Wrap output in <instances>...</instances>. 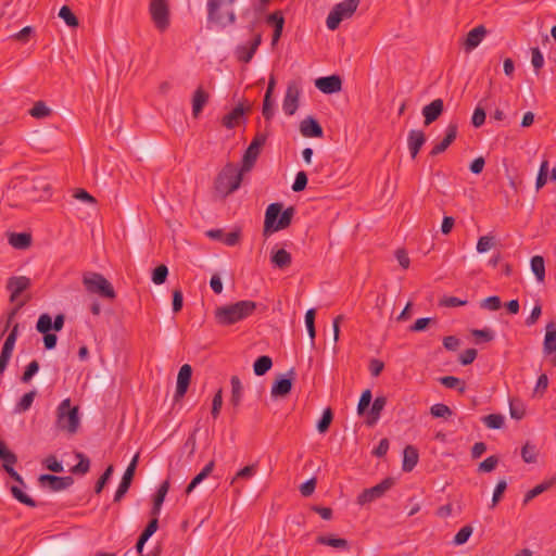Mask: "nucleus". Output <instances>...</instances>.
Here are the masks:
<instances>
[{
  "label": "nucleus",
  "mask_w": 556,
  "mask_h": 556,
  "mask_svg": "<svg viewBox=\"0 0 556 556\" xmlns=\"http://www.w3.org/2000/svg\"><path fill=\"white\" fill-rule=\"evenodd\" d=\"M55 427L70 435L77 433L80 427L79 407L73 406L71 399L63 400L56 407Z\"/></svg>",
  "instance_id": "2"
},
{
  "label": "nucleus",
  "mask_w": 556,
  "mask_h": 556,
  "mask_svg": "<svg viewBox=\"0 0 556 556\" xmlns=\"http://www.w3.org/2000/svg\"><path fill=\"white\" fill-rule=\"evenodd\" d=\"M548 170H549L548 161L544 160L540 165V169H539V173L536 176L535 188L538 190H540L541 188H543L546 185L547 178H548Z\"/></svg>",
  "instance_id": "46"
},
{
  "label": "nucleus",
  "mask_w": 556,
  "mask_h": 556,
  "mask_svg": "<svg viewBox=\"0 0 556 556\" xmlns=\"http://www.w3.org/2000/svg\"><path fill=\"white\" fill-rule=\"evenodd\" d=\"M8 240L17 250H26L31 244V236L28 232H11L8 236Z\"/></svg>",
  "instance_id": "28"
},
{
  "label": "nucleus",
  "mask_w": 556,
  "mask_h": 556,
  "mask_svg": "<svg viewBox=\"0 0 556 556\" xmlns=\"http://www.w3.org/2000/svg\"><path fill=\"white\" fill-rule=\"evenodd\" d=\"M300 131L307 138H320L324 135L323 127L318 121L312 116H308L301 122Z\"/></svg>",
  "instance_id": "21"
},
{
  "label": "nucleus",
  "mask_w": 556,
  "mask_h": 556,
  "mask_svg": "<svg viewBox=\"0 0 556 556\" xmlns=\"http://www.w3.org/2000/svg\"><path fill=\"white\" fill-rule=\"evenodd\" d=\"M230 384H231L230 404L233 406L235 409H237L240 406L241 401H242L243 387H242V383L238 376L231 377Z\"/></svg>",
  "instance_id": "32"
},
{
  "label": "nucleus",
  "mask_w": 556,
  "mask_h": 556,
  "mask_svg": "<svg viewBox=\"0 0 556 556\" xmlns=\"http://www.w3.org/2000/svg\"><path fill=\"white\" fill-rule=\"evenodd\" d=\"M257 304L251 300H242L232 304L218 306L215 309L216 323L220 326H230L250 317Z\"/></svg>",
  "instance_id": "1"
},
{
  "label": "nucleus",
  "mask_w": 556,
  "mask_h": 556,
  "mask_svg": "<svg viewBox=\"0 0 556 556\" xmlns=\"http://www.w3.org/2000/svg\"><path fill=\"white\" fill-rule=\"evenodd\" d=\"M262 43V35L255 34L254 38L251 40L249 45H239L235 49L236 59L244 64H248L253 59L260 45Z\"/></svg>",
  "instance_id": "16"
},
{
  "label": "nucleus",
  "mask_w": 556,
  "mask_h": 556,
  "mask_svg": "<svg viewBox=\"0 0 556 556\" xmlns=\"http://www.w3.org/2000/svg\"><path fill=\"white\" fill-rule=\"evenodd\" d=\"M301 90L296 81H290L287 86L282 102V110L288 115H293L299 108Z\"/></svg>",
  "instance_id": "13"
},
{
  "label": "nucleus",
  "mask_w": 556,
  "mask_h": 556,
  "mask_svg": "<svg viewBox=\"0 0 556 556\" xmlns=\"http://www.w3.org/2000/svg\"><path fill=\"white\" fill-rule=\"evenodd\" d=\"M208 101V93L202 88L199 87L192 97V115L193 117H198L202 112L204 105Z\"/></svg>",
  "instance_id": "30"
},
{
  "label": "nucleus",
  "mask_w": 556,
  "mask_h": 556,
  "mask_svg": "<svg viewBox=\"0 0 556 556\" xmlns=\"http://www.w3.org/2000/svg\"><path fill=\"white\" fill-rule=\"evenodd\" d=\"M29 113L35 118H45L50 115L51 110L43 102H37Z\"/></svg>",
  "instance_id": "62"
},
{
  "label": "nucleus",
  "mask_w": 556,
  "mask_h": 556,
  "mask_svg": "<svg viewBox=\"0 0 556 556\" xmlns=\"http://www.w3.org/2000/svg\"><path fill=\"white\" fill-rule=\"evenodd\" d=\"M266 139H267V135L262 134V132L256 134V136L253 138L252 142L250 143V146L248 147V149L245 150V152L243 154V159H242V163H243L242 169L243 170H250L252 168V166L254 165V163L256 162V160L260 155L262 147L266 142Z\"/></svg>",
  "instance_id": "11"
},
{
  "label": "nucleus",
  "mask_w": 556,
  "mask_h": 556,
  "mask_svg": "<svg viewBox=\"0 0 556 556\" xmlns=\"http://www.w3.org/2000/svg\"><path fill=\"white\" fill-rule=\"evenodd\" d=\"M236 0H207V21L226 27L236 23L233 3Z\"/></svg>",
  "instance_id": "4"
},
{
  "label": "nucleus",
  "mask_w": 556,
  "mask_h": 556,
  "mask_svg": "<svg viewBox=\"0 0 556 556\" xmlns=\"http://www.w3.org/2000/svg\"><path fill=\"white\" fill-rule=\"evenodd\" d=\"M372 394L369 389H366L362 392L358 404H357V414L363 416L367 410L371 403Z\"/></svg>",
  "instance_id": "47"
},
{
  "label": "nucleus",
  "mask_w": 556,
  "mask_h": 556,
  "mask_svg": "<svg viewBox=\"0 0 556 556\" xmlns=\"http://www.w3.org/2000/svg\"><path fill=\"white\" fill-rule=\"evenodd\" d=\"M273 367V359L268 355L258 356L253 364V371L256 376H264Z\"/></svg>",
  "instance_id": "37"
},
{
  "label": "nucleus",
  "mask_w": 556,
  "mask_h": 556,
  "mask_svg": "<svg viewBox=\"0 0 556 556\" xmlns=\"http://www.w3.org/2000/svg\"><path fill=\"white\" fill-rule=\"evenodd\" d=\"M556 484V476L544 480L540 484L535 485L533 489L529 490L522 500V505L527 506L533 498L541 495L542 493L548 491Z\"/></svg>",
  "instance_id": "23"
},
{
  "label": "nucleus",
  "mask_w": 556,
  "mask_h": 556,
  "mask_svg": "<svg viewBox=\"0 0 556 556\" xmlns=\"http://www.w3.org/2000/svg\"><path fill=\"white\" fill-rule=\"evenodd\" d=\"M0 458L3 462V467L14 465L17 462L15 454L8 448L3 441L0 442Z\"/></svg>",
  "instance_id": "52"
},
{
  "label": "nucleus",
  "mask_w": 556,
  "mask_h": 556,
  "mask_svg": "<svg viewBox=\"0 0 556 556\" xmlns=\"http://www.w3.org/2000/svg\"><path fill=\"white\" fill-rule=\"evenodd\" d=\"M315 86L321 92L331 94L342 89V80L338 75L324 76L315 80Z\"/></svg>",
  "instance_id": "18"
},
{
  "label": "nucleus",
  "mask_w": 556,
  "mask_h": 556,
  "mask_svg": "<svg viewBox=\"0 0 556 556\" xmlns=\"http://www.w3.org/2000/svg\"><path fill=\"white\" fill-rule=\"evenodd\" d=\"M36 395H37L36 390H31V391L25 393L22 396V399L20 400V402L16 404L15 410L17 413H24V412L28 410L30 408V406L33 405V402H34Z\"/></svg>",
  "instance_id": "44"
},
{
  "label": "nucleus",
  "mask_w": 556,
  "mask_h": 556,
  "mask_svg": "<svg viewBox=\"0 0 556 556\" xmlns=\"http://www.w3.org/2000/svg\"><path fill=\"white\" fill-rule=\"evenodd\" d=\"M263 235L270 236L274 232L287 228L292 220L294 211H265Z\"/></svg>",
  "instance_id": "7"
},
{
  "label": "nucleus",
  "mask_w": 556,
  "mask_h": 556,
  "mask_svg": "<svg viewBox=\"0 0 556 556\" xmlns=\"http://www.w3.org/2000/svg\"><path fill=\"white\" fill-rule=\"evenodd\" d=\"M509 414L513 419L521 420L526 415V407L521 400H509Z\"/></svg>",
  "instance_id": "42"
},
{
  "label": "nucleus",
  "mask_w": 556,
  "mask_h": 556,
  "mask_svg": "<svg viewBox=\"0 0 556 556\" xmlns=\"http://www.w3.org/2000/svg\"><path fill=\"white\" fill-rule=\"evenodd\" d=\"M471 334L476 340V343L491 342L494 339V332L491 329H472Z\"/></svg>",
  "instance_id": "51"
},
{
  "label": "nucleus",
  "mask_w": 556,
  "mask_h": 556,
  "mask_svg": "<svg viewBox=\"0 0 556 556\" xmlns=\"http://www.w3.org/2000/svg\"><path fill=\"white\" fill-rule=\"evenodd\" d=\"M18 336V324L15 323L7 337L0 354V374H3L11 359L15 342Z\"/></svg>",
  "instance_id": "12"
},
{
  "label": "nucleus",
  "mask_w": 556,
  "mask_h": 556,
  "mask_svg": "<svg viewBox=\"0 0 556 556\" xmlns=\"http://www.w3.org/2000/svg\"><path fill=\"white\" fill-rule=\"evenodd\" d=\"M149 11L155 27L160 31H164L169 27L170 10L168 0H151Z\"/></svg>",
  "instance_id": "8"
},
{
  "label": "nucleus",
  "mask_w": 556,
  "mask_h": 556,
  "mask_svg": "<svg viewBox=\"0 0 556 556\" xmlns=\"http://www.w3.org/2000/svg\"><path fill=\"white\" fill-rule=\"evenodd\" d=\"M502 306L501 298L497 295H491L486 299L482 300L480 303L481 308H485L489 311H497Z\"/></svg>",
  "instance_id": "60"
},
{
  "label": "nucleus",
  "mask_w": 556,
  "mask_h": 556,
  "mask_svg": "<svg viewBox=\"0 0 556 556\" xmlns=\"http://www.w3.org/2000/svg\"><path fill=\"white\" fill-rule=\"evenodd\" d=\"M167 275L168 268L165 265H160L152 273V281L155 285H162L165 282Z\"/></svg>",
  "instance_id": "63"
},
{
  "label": "nucleus",
  "mask_w": 556,
  "mask_h": 556,
  "mask_svg": "<svg viewBox=\"0 0 556 556\" xmlns=\"http://www.w3.org/2000/svg\"><path fill=\"white\" fill-rule=\"evenodd\" d=\"M193 369L191 365L185 364L180 367L178 375L176 377V404L180 402L191 383Z\"/></svg>",
  "instance_id": "15"
},
{
  "label": "nucleus",
  "mask_w": 556,
  "mask_h": 556,
  "mask_svg": "<svg viewBox=\"0 0 556 556\" xmlns=\"http://www.w3.org/2000/svg\"><path fill=\"white\" fill-rule=\"evenodd\" d=\"M482 421L490 429H501L504 426V416L501 414H490L484 416Z\"/></svg>",
  "instance_id": "49"
},
{
  "label": "nucleus",
  "mask_w": 556,
  "mask_h": 556,
  "mask_svg": "<svg viewBox=\"0 0 556 556\" xmlns=\"http://www.w3.org/2000/svg\"><path fill=\"white\" fill-rule=\"evenodd\" d=\"M77 202L78 204L80 205H85V206H94V205H101V206H104L106 205L105 203L103 202H100L98 199H96L94 197H92L90 193H88L86 190L84 189H77L73 192V195H72Z\"/></svg>",
  "instance_id": "34"
},
{
  "label": "nucleus",
  "mask_w": 556,
  "mask_h": 556,
  "mask_svg": "<svg viewBox=\"0 0 556 556\" xmlns=\"http://www.w3.org/2000/svg\"><path fill=\"white\" fill-rule=\"evenodd\" d=\"M39 483L41 485L48 484L52 491H62L70 488L73 484V478L58 477L52 475H41L39 477Z\"/></svg>",
  "instance_id": "19"
},
{
  "label": "nucleus",
  "mask_w": 556,
  "mask_h": 556,
  "mask_svg": "<svg viewBox=\"0 0 556 556\" xmlns=\"http://www.w3.org/2000/svg\"><path fill=\"white\" fill-rule=\"evenodd\" d=\"M531 270L534 274L536 280L539 282H543L545 280V262L543 256L535 255L531 258L530 262Z\"/></svg>",
  "instance_id": "38"
},
{
  "label": "nucleus",
  "mask_w": 556,
  "mask_h": 556,
  "mask_svg": "<svg viewBox=\"0 0 556 556\" xmlns=\"http://www.w3.org/2000/svg\"><path fill=\"white\" fill-rule=\"evenodd\" d=\"M458 134V125L456 122H451L446 129H445V136L444 138L437 144L433 146V148L430 151V156H437L447 150V148L455 141Z\"/></svg>",
  "instance_id": "17"
},
{
  "label": "nucleus",
  "mask_w": 556,
  "mask_h": 556,
  "mask_svg": "<svg viewBox=\"0 0 556 556\" xmlns=\"http://www.w3.org/2000/svg\"><path fill=\"white\" fill-rule=\"evenodd\" d=\"M11 493L14 498H16L20 503L25 504L29 507H36V502L28 496L25 492H23L18 486L12 485L11 486Z\"/></svg>",
  "instance_id": "48"
},
{
  "label": "nucleus",
  "mask_w": 556,
  "mask_h": 556,
  "mask_svg": "<svg viewBox=\"0 0 556 556\" xmlns=\"http://www.w3.org/2000/svg\"><path fill=\"white\" fill-rule=\"evenodd\" d=\"M439 381L442 386H444L445 388H448V389H457V391L459 393H464L465 390H466V384L465 382L457 378V377H454V376H444V377H441L439 378Z\"/></svg>",
  "instance_id": "41"
},
{
  "label": "nucleus",
  "mask_w": 556,
  "mask_h": 556,
  "mask_svg": "<svg viewBox=\"0 0 556 556\" xmlns=\"http://www.w3.org/2000/svg\"><path fill=\"white\" fill-rule=\"evenodd\" d=\"M333 420V412L330 407L324 409L321 417L317 421L316 428L319 433H326Z\"/></svg>",
  "instance_id": "40"
},
{
  "label": "nucleus",
  "mask_w": 556,
  "mask_h": 556,
  "mask_svg": "<svg viewBox=\"0 0 556 556\" xmlns=\"http://www.w3.org/2000/svg\"><path fill=\"white\" fill-rule=\"evenodd\" d=\"M386 404H387V399L384 396H377L374 400L372 405L367 414V418H366L367 426L371 427L377 424Z\"/></svg>",
  "instance_id": "27"
},
{
  "label": "nucleus",
  "mask_w": 556,
  "mask_h": 556,
  "mask_svg": "<svg viewBox=\"0 0 556 556\" xmlns=\"http://www.w3.org/2000/svg\"><path fill=\"white\" fill-rule=\"evenodd\" d=\"M444 111V103L442 99H435L422 109L424 124L429 126L435 122Z\"/></svg>",
  "instance_id": "20"
},
{
  "label": "nucleus",
  "mask_w": 556,
  "mask_h": 556,
  "mask_svg": "<svg viewBox=\"0 0 556 556\" xmlns=\"http://www.w3.org/2000/svg\"><path fill=\"white\" fill-rule=\"evenodd\" d=\"M242 168L233 163H227L217 174L214 189L220 197H226L237 190L242 181Z\"/></svg>",
  "instance_id": "3"
},
{
  "label": "nucleus",
  "mask_w": 556,
  "mask_h": 556,
  "mask_svg": "<svg viewBox=\"0 0 556 556\" xmlns=\"http://www.w3.org/2000/svg\"><path fill=\"white\" fill-rule=\"evenodd\" d=\"M395 484V479L392 477L384 478L381 482L378 484L365 489L358 496H357V503L359 505H364L367 503H370L377 498H380L384 495L387 491H389L393 485Z\"/></svg>",
  "instance_id": "10"
},
{
  "label": "nucleus",
  "mask_w": 556,
  "mask_h": 556,
  "mask_svg": "<svg viewBox=\"0 0 556 556\" xmlns=\"http://www.w3.org/2000/svg\"><path fill=\"white\" fill-rule=\"evenodd\" d=\"M214 462H208L203 469L191 480L186 488V493L189 494L200 482H202L214 469Z\"/></svg>",
  "instance_id": "39"
},
{
  "label": "nucleus",
  "mask_w": 556,
  "mask_h": 556,
  "mask_svg": "<svg viewBox=\"0 0 556 556\" xmlns=\"http://www.w3.org/2000/svg\"><path fill=\"white\" fill-rule=\"evenodd\" d=\"M500 458L496 455L486 457L478 465V472H492L498 465Z\"/></svg>",
  "instance_id": "53"
},
{
  "label": "nucleus",
  "mask_w": 556,
  "mask_h": 556,
  "mask_svg": "<svg viewBox=\"0 0 556 556\" xmlns=\"http://www.w3.org/2000/svg\"><path fill=\"white\" fill-rule=\"evenodd\" d=\"M556 352V321H549L545 327V337L543 341V353L552 355Z\"/></svg>",
  "instance_id": "24"
},
{
  "label": "nucleus",
  "mask_w": 556,
  "mask_h": 556,
  "mask_svg": "<svg viewBox=\"0 0 556 556\" xmlns=\"http://www.w3.org/2000/svg\"><path fill=\"white\" fill-rule=\"evenodd\" d=\"M472 534V527L467 525L459 529V531L455 534L453 539V543L455 545H463L465 544L470 535Z\"/></svg>",
  "instance_id": "55"
},
{
  "label": "nucleus",
  "mask_w": 556,
  "mask_h": 556,
  "mask_svg": "<svg viewBox=\"0 0 556 556\" xmlns=\"http://www.w3.org/2000/svg\"><path fill=\"white\" fill-rule=\"evenodd\" d=\"M36 329L40 333H47L52 329V318L49 314H41L38 318Z\"/></svg>",
  "instance_id": "58"
},
{
  "label": "nucleus",
  "mask_w": 556,
  "mask_h": 556,
  "mask_svg": "<svg viewBox=\"0 0 556 556\" xmlns=\"http://www.w3.org/2000/svg\"><path fill=\"white\" fill-rule=\"evenodd\" d=\"M30 300V295H27L23 301L17 302V304L14 305L13 308H11L7 314V320L4 326V331H7L10 327H12L14 324V319L16 315L18 314L20 309Z\"/></svg>",
  "instance_id": "45"
},
{
  "label": "nucleus",
  "mask_w": 556,
  "mask_h": 556,
  "mask_svg": "<svg viewBox=\"0 0 556 556\" xmlns=\"http://www.w3.org/2000/svg\"><path fill=\"white\" fill-rule=\"evenodd\" d=\"M31 286V281L26 276H12L7 280L5 288L10 292V302L17 304L23 301L27 295L22 296L23 293Z\"/></svg>",
  "instance_id": "9"
},
{
  "label": "nucleus",
  "mask_w": 556,
  "mask_h": 556,
  "mask_svg": "<svg viewBox=\"0 0 556 556\" xmlns=\"http://www.w3.org/2000/svg\"><path fill=\"white\" fill-rule=\"evenodd\" d=\"M59 17L62 18L70 27L78 26V20L66 5L60 9Z\"/></svg>",
  "instance_id": "57"
},
{
  "label": "nucleus",
  "mask_w": 556,
  "mask_h": 556,
  "mask_svg": "<svg viewBox=\"0 0 556 556\" xmlns=\"http://www.w3.org/2000/svg\"><path fill=\"white\" fill-rule=\"evenodd\" d=\"M169 490V481L166 480L164 481L161 486L159 488L155 496H154V500H153V507H152V510H151V515L152 516H157L160 510H161V507H162V504L164 502V498L167 494Z\"/></svg>",
  "instance_id": "35"
},
{
  "label": "nucleus",
  "mask_w": 556,
  "mask_h": 556,
  "mask_svg": "<svg viewBox=\"0 0 556 556\" xmlns=\"http://www.w3.org/2000/svg\"><path fill=\"white\" fill-rule=\"evenodd\" d=\"M294 369L291 368L287 374L279 375L271 387V395L274 397H285L287 396L293 386V379H294Z\"/></svg>",
  "instance_id": "14"
},
{
  "label": "nucleus",
  "mask_w": 556,
  "mask_h": 556,
  "mask_svg": "<svg viewBox=\"0 0 556 556\" xmlns=\"http://www.w3.org/2000/svg\"><path fill=\"white\" fill-rule=\"evenodd\" d=\"M495 244V239L493 236H482L479 238L477 242V251L479 253H484L489 251Z\"/></svg>",
  "instance_id": "64"
},
{
  "label": "nucleus",
  "mask_w": 556,
  "mask_h": 556,
  "mask_svg": "<svg viewBox=\"0 0 556 556\" xmlns=\"http://www.w3.org/2000/svg\"><path fill=\"white\" fill-rule=\"evenodd\" d=\"M76 457L79 458V463L72 468V472L76 475H86L90 468V462L81 453H76Z\"/></svg>",
  "instance_id": "56"
},
{
  "label": "nucleus",
  "mask_w": 556,
  "mask_h": 556,
  "mask_svg": "<svg viewBox=\"0 0 556 556\" xmlns=\"http://www.w3.org/2000/svg\"><path fill=\"white\" fill-rule=\"evenodd\" d=\"M81 281L86 291L89 293L97 294L109 300H114L116 298V293L112 283L99 273H84Z\"/></svg>",
  "instance_id": "5"
},
{
  "label": "nucleus",
  "mask_w": 556,
  "mask_h": 556,
  "mask_svg": "<svg viewBox=\"0 0 556 556\" xmlns=\"http://www.w3.org/2000/svg\"><path fill=\"white\" fill-rule=\"evenodd\" d=\"M506 490H507V482H506V480H504V479L500 480L496 483L495 489L493 491L491 507H495L502 501Z\"/></svg>",
  "instance_id": "54"
},
{
  "label": "nucleus",
  "mask_w": 556,
  "mask_h": 556,
  "mask_svg": "<svg viewBox=\"0 0 556 556\" xmlns=\"http://www.w3.org/2000/svg\"><path fill=\"white\" fill-rule=\"evenodd\" d=\"M486 34V29L483 25H479L471 30L466 36L464 41V48L466 51H471L482 41L483 37Z\"/></svg>",
  "instance_id": "26"
},
{
  "label": "nucleus",
  "mask_w": 556,
  "mask_h": 556,
  "mask_svg": "<svg viewBox=\"0 0 556 556\" xmlns=\"http://www.w3.org/2000/svg\"><path fill=\"white\" fill-rule=\"evenodd\" d=\"M430 414L434 418H448L453 415V412L447 405L442 404V403H437L431 406Z\"/></svg>",
  "instance_id": "50"
},
{
  "label": "nucleus",
  "mask_w": 556,
  "mask_h": 556,
  "mask_svg": "<svg viewBox=\"0 0 556 556\" xmlns=\"http://www.w3.org/2000/svg\"><path fill=\"white\" fill-rule=\"evenodd\" d=\"M169 490V481L166 480L164 481L161 486L159 488L155 496H154V500H153V507H152V510H151V515L152 516H157L160 510H161V507H162V504L164 502V498L167 494Z\"/></svg>",
  "instance_id": "36"
},
{
  "label": "nucleus",
  "mask_w": 556,
  "mask_h": 556,
  "mask_svg": "<svg viewBox=\"0 0 556 556\" xmlns=\"http://www.w3.org/2000/svg\"><path fill=\"white\" fill-rule=\"evenodd\" d=\"M361 0H344L337 3L327 16L326 25L328 29L336 30L343 20L350 18L356 12Z\"/></svg>",
  "instance_id": "6"
},
{
  "label": "nucleus",
  "mask_w": 556,
  "mask_h": 556,
  "mask_svg": "<svg viewBox=\"0 0 556 556\" xmlns=\"http://www.w3.org/2000/svg\"><path fill=\"white\" fill-rule=\"evenodd\" d=\"M539 451L534 444L527 442L521 447V458L527 464H533L538 460Z\"/></svg>",
  "instance_id": "43"
},
{
  "label": "nucleus",
  "mask_w": 556,
  "mask_h": 556,
  "mask_svg": "<svg viewBox=\"0 0 556 556\" xmlns=\"http://www.w3.org/2000/svg\"><path fill=\"white\" fill-rule=\"evenodd\" d=\"M316 543L320 545L331 546L334 548L350 549V543L345 539L334 538L331 534H323L316 538Z\"/></svg>",
  "instance_id": "29"
},
{
  "label": "nucleus",
  "mask_w": 556,
  "mask_h": 556,
  "mask_svg": "<svg viewBox=\"0 0 556 556\" xmlns=\"http://www.w3.org/2000/svg\"><path fill=\"white\" fill-rule=\"evenodd\" d=\"M266 23L274 28L285 26V16L282 11L277 10L266 16Z\"/></svg>",
  "instance_id": "59"
},
{
  "label": "nucleus",
  "mask_w": 556,
  "mask_h": 556,
  "mask_svg": "<svg viewBox=\"0 0 556 556\" xmlns=\"http://www.w3.org/2000/svg\"><path fill=\"white\" fill-rule=\"evenodd\" d=\"M419 460V452L414 445H406L403 451L402 470L410 472L416 467Z\"/></svg>",
  "instance_id": "25"
},
{
  "label": "nucleus",
  "mask_w": 556,
  "mask_h": 556,
  "mask_svg": "<svg viewBox=\"0 0 556 556\" xmlns=\"http://www.w3.org/2000/svg\"><path fill=\"white\" fill-rule=\"evenodd\" d=\"M243 115L244 109L241 104H239L223 117L222 124L226 128L232 129L239 124V121L243 117Z\"/></svg>",
  "instance_id": "31"
},
{
  "label": "nucleus",
  "mask_w": 556,
  "mask_h": 556,
  "mask_svg": "<svg viewBox=\"0 0 556 556\" xmlns=\"http://www.w3.org/2000/svg\"><path fill=\"white\" fill-rule=\"evenodd\" d=\"M270 262L273 263V265L275 267H277L279 269H285L291 265L292 257H291V254L287 250L279 249L276 252H273V254L270 256Z\"/></svg>",
  "instance_id": "33"
},
{
  "label": "nucleus",
  "mask_w": 556,
  "mask_h": 556,
  "mask_svg": "<svg viewBox=\"0 0 556 556\" xmlns=\"http://www.w3.org/2000/svg\"><path fill=\"white\" fill-rule=\"evenodd\" d=\"M431 324H435V319L434 318H430V317L418 318L409 327V331H412V332L425 331Z\"/></svg>",
  "instance_id": "61"
},
{
  "label": "nucleus",
  "mask_w": 556,
  "mask_h": 556,
  "mask_svg": "<svg viewBox=\"0 0 556 556\" xmlns=\"http://www.w3.org/2000/svg\"><path fill=\"white\" fill-rule=\"evenodd\" d=\"M426 135L422 130L412 129L407 136V144L412 159H416L421 147L426 142Z\"/></svg>",
  "instance_id": "22"
}]
</instances>
